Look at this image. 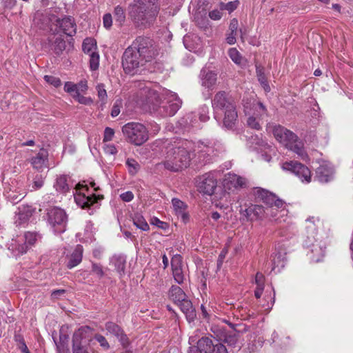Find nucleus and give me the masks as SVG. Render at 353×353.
<instances>
[{
	"instance_id": "nucleus-15",
	"label": "nucleus",
	"mask_w": 353,
	"mask_h": 353,
	"mask_svg": "<svg viewBox=\"0 0 353 353\" xmlns=\"http://www.w3.org/2000/svg\"><path fill=\"white\" fill-rule=\"evenodd\" d=\"M248 180L234 173H228L223 179L225 190L235 192L247 187Z\"/></svg>"
},
{
	"instance_id": "nucleus-17",
	"label": "nucleus",
	"mask_w": 353,
	"mask_h": 353,
	"mask_svg": "<svg viewBox=\"0 0 353 353\" xmlns=\"http://www.w3.org/2000/svg\"><path fill=\"white\" fill-rule=\"evenodd\" d=\"M217 186V181L212 173H205L201 176L198 181V188L200 192L208 195L214 193Z\"/></svg>"
},
{
	"instance_id": "nucleus-20",
	"label": "nucleus",
	"mask_w": 353,
	"mask_h": 353,
	"mask_svg": "<svg viewBox=\"0 0 353 353\" xmlns=\"http://www.w3.org/2000/svg\"><path fill=\"white\" fill-rule=\"evenodd\" d=\"M273 134L277 141L286 145L296 142L298 139L294 133L281 125L274 127Z\"/></svg>"
},
{
	"instance_id": "nucleus-12",
	"label": "nucleus",
	"mask_w": 353,
	"mask_h": 353,
	"mask_svg": "<svg viewBox=\"0 0 353 353\" xmlns=\"http://www.w3.org/2000/svg\"><path fill=\"white\" fill-rule=\"evenodd\" d=\"M211 330L214 335L219 338L223 343H227L230 347H237L240 349L241 346L239 342V335L235 332H228L224 327L218 325H212Z\"/></svg>"
},
{
	"instance_id": "nucleus-43",
	"label": "nucleus",
	"mask_w": 353,
	"mask_h": 353,
	"mask_svg": "<svg viewBox=\"0 0 353 353\" xmlns=\"http://www.w3.org/2000/svg\"><path fill=\"white\" fill-rule=\"evenodd\" d=\"M126 165L128 168L129 172L132 175L135 174L140 168V165L138 162L133 159H128L126 161Z\"/></svg>"
},
{
	"instance_id": "nucleus-22",
	"label": "nucleus",
	"mask_w": 353,
	"mask_h": 353,
	"mask_svg": "<svg viewBox=\"0 0 353 353\" xmlns=\"http://www.w3.org/2000/svg\"><path fill=\"white\" fill-rule=\"evenodd\" d=\"M105 327L110 334L115 336L119 339L123 347H126L129 345V339L120 326L110 321L105 323Z\"/></svg>"
},
{
	"instance_id": "nucleus-59",
	"label": "nucleus",
	"mask_w": 353,
	"mask_h": 353,
	"mask_svg": "<svg viewBox=\"0 0 353 353\" xmlns=\"http://www.w3.org/2000/svg\"><path fill=\"white\" fill-rule=\"evenodd\" d=\"M74 99L77 100L79 103L83 105H90L92 103V100L91 98L83 97L81 94H76Z\"/></svg>"
},
{
	"instance_id": "nucleus-32",
	"label": "nucleus",
	"mask_w": 353,
	"mask_h": 353,
	"mask_svg": "<svg viewBox=\"0 0 353 353\" xmlns=\"http://www.w3.org/2000/svg\"><path fill=\"white\" fill-rule=\"evenodd\" d=\"M201 149L198 151L199 163L201 164H205L211 161V155L213 153V149L208 146L203 145L199 147Z\"/></svg>"
},
{
	"instance_id": "nucleus-24",
	"label": "nucleus",
	"mask_w": 353,
	"mask_h": 353,
	"mask_svg": "<svg viewBox=\"0 0 353 353\" xmlns=\"http://www.w3.org/2000/svg\"><path fill=\"white\" fill-rule=\"evenodd\" d=\"M55 16L50 17L48 14L42 12L37 11L34 15V24L42 30L50 29L51 26H54Z\"/></svg>"
},
{
	"instance_id": "nucleus-58",
	"label": "nucleus",
	"mask_w": 353,
	"mask_h": 353,
	"mask_svg": "<svg viewBox=\"0 0 353 353\" xmlns=\"http://www.w3.org/2000/svg\"><path fill=\"white\" fill-rule=\"evenodd\" d=\"M114 134V130L109 127H106L104 130V134H103V142H108L112 140Z\"/></svg>"
},
{
	"instance_id": "nucleus-44",
	"label": "nucleus",
	"mask_w": 353,
	"mask_h": 353,
	"mask_svg": "<svg viewBox=\"0 0 353 353\" xmlns=\"http://www.w3.org/2000/svg\"><path fill=\"white\" fill-rule=\"evenodd\" d=\"M236 309V313H233L234 316H237V319H239V316H240L242 320H245L248 319V317H250L252 315L249 314L248 312L249 310L245 307L244 308L242 305H239Z\"/></svg>"
},
{
	"instance_id": "nucleus-8",
	"label": "nucleus",
	"mask_w": 353,
	"mask_h": 353,
	"mask_svg": "<svg viewBox=\"0 0 353 353\" xmlns=\"http://www.w3.org/2000/svg\"><path fill=\"white\" fill-rule=\"evenodd\" d=\"M146 62L151 61L158 55L154 41L150 38L138 37L130 46Z\"/></svg>"
},
{
	"instance_id": "nucleus-18",
	"label": "nucleus",
	"mask_w": 353,
	"mask_h": 353,
	"mask_svg": "<svg viewBox=\"0 0 353 353\" xmlns=\"http://www.w3.org/2000/svg\"><path fill=\"white\" fill-rule=\"evenodd\" d=\"M39 237V235L36 232H26L21 239V241H24L23 243H20L19 241H15L11 243L10 248L11 247L12 250L17 251L18 254H23L27 252L28 245H34Z\"/></svg>"
},
{
	"instance_id": "nucleus-13",
	"label": "nucleus",
	"mask_w": 353,
	"mask_h": 353,
	"mask_svg": "<svg viewBox=\"0 0 353 353\" xmlns=\"http://www.w3.org/2000/svg\"><path fill=\"white\" fill-rule=\"evenodd\" d=\"M200 346L204 353H228L226 346L216 336L201 338Z\"/></svg>"
},
{
	"instance_id": "nucleus-16",
	"label": "nucleus",
	"mask_w": 353,
	"mask_h": 353,
	"mask_svg": "<svg viewBox=\"0 0 353 353\" xmlns=\"http://www.w3.org/2000/svg\"><path fill=\"white\" fill-rule=\"evenodd\" d=\"M270 208H264L260 205H252L241 211L242 217L248 221L262 219L269 215Z\"/></svg>"
},
{
	"instance_id": "nucleus-19",
	"label": "nucleus",
	"mask_w": 353,
	"mask_h": 353,
	"mask_svg": "<svg viewBox=\"0 0 353 353\" xmlns=\"http://www.w3.org/2000/svg\"><path fill=\"white\" fill-rule=\"evenodd\" d=\"M256 195L258 198L261 199L265 204L268 205L267 208L270 209V210L269 211V214L272 213V208L274 206L276 207L277 208H281L283 207V201L281 199L276 198L275 194H272V192L266 190H257Z\"/></svg>"
},
{
	"instance_id": "nucleus-29",
	"label": "nucleus",
	"mask_w": 353,
	"mask_h": 353,
	"mask_svg": "<svg viewBox=\"0 0 353 353\" xmlns=\"http://www.w3.org/2000/svg\"><path fill=\"white\" fill-rule=\"evenodd\" d=\"M58 353H71L68 345L69 336L60 330L59 339L57 341L53 338Z\"/></svg>"
},
{
	"instance_id": "nucleus-41",
	"label": "nucleus",
	"mask_w": 353,
	"mask_h": 353,
	"mask_svg": "<svg viewBox=\"0 0 353 353\" xmlns=\"http://www.w3.org/2000/svg\"><path fill=\"white\" fill-rule=\"evenodd\" d=\"M46 175L42 173H37L33 179V183L32 188L34 190L40 189L44 183Z\"/></svg>"
},
{
	"instance_id": "nucleus-63",
	"label": "nucleus",
	"mask_w": 353,
	"mask_h": 353,
	"mask_svg": "<svg viewBox=\"0 0 353 353\" xmlns=\"http://www.w3.org/2000/svg\"><path fill=\"white\" fill-rule=\"evenodd\" d=\"M255 110L258 112L260 117L267 114V109L261 102H258L256 103Z\"/></svg>"
},
{
	"instance_id": "nucleus-11",
	"label": "nucleus",
	"mask_w": 353,
	"mask_h": 353,
	"mask_svg": "<svg viewBox=\"0 0 353 353\" xmlns=\"http://www.w3.org/2000/svg\"><path fill=\"white\" fill-rule=\"evenodd\" d=\"M54 26H50V32L52 34H59L61 32L69 37H72L76 33L77 26L71 17H65L63 19L54 17Z\"/></svg>"
},
{
	"instance_id": "nucleus-51",
	"label": "nucleus",
	"mask_w": 353,
	"mask_h": 353,
	"mask_svg": "<svg viewBox=\"0 0 353 353\" xmlns=\"http://www.w3.org/2000/svg\"><path fill=\"white\" fill-rule=\"evenodd\" d=\"M93 339H95L104 350L109 349L110 345L106 339L103 336L94 333Z\"/></svg>"
},
{
	"instance_id": "nucleus-10",
	"label": "nucleus",
	"mask_w": 353,
	"mask_h": 353,
	"mask_svg": "<svg viewBox=\"0 0 353 353\" xmlns=\"http://www.w3.org/2000/svg\"><path fill=\"white\" fill-rule=\"evenodd\" d=\"M282 168L294 174L303 183H309L312 181L310 170L301 163L296 161H285L282 164Z\"/></svg>"
},
{
	"instance_id": "nucleus-45",
	"label": "nucleus",
	"mask_w": 353,
	"mask_h": 353,
	"mask_svg": "<svg viewBox=\"0 0 353 353\" xmlns=\"http://www.w3.org/2000/svg\"><path fill=\"white\" fill-rule=\"evenodd\" d=\"M91 273L96 274L99 279H101L105 275L103 266L95 262H92Z\"/></svg>"
},
{
	"instance_id": "nucleus-5",
	"label": "nucleus",
	"mask_w": 353,
	"mask_h": 353,
	"mask_svg": "<svg viewBox=\"0 0 353 353\" xmlns=\"http://www.w3.org/2000/svg\"><path fill=\"white\" fill-rule=\"evenodd\" d=\"M94 330L89 326H81L72 336V353H94L90 343L93 340Z\"/></svg>"
},
{
	"instance_id": "nucleus-3",
	"label": "nucleus",
	"mask_w": 353,
	"mask_h": 353,
	"mask_svg": "<svg viewBox=\"0 0 353 353\" xmlns=\"http://www.w3.org/2000/svg\"><path fill=\"white\" fill-rule=\"evenodd\" d=\"M147 101L154 111L161 117H172L179 110L181 101L176 94L170 93L161 100L155 91H149Z\"/></svg>"
},
{
	"instance_id": "nucleus-26",
	"label": "nucleus",
	"mask_w": 353,
	"mask_h": 353,
	"mask_svg": "<svg viewBox=\"0 0 353 353\" xmlns=\"http://www.w3.org/2000/svg\"><path fill=\"white\" fill-rule=\"evenodd\" d=\"M178 306L180 307L181 312L185 315L186 319L188 322L194 321L196 314L195 309L194 308L192 302L186 297L182 303H179Z\"/></svg>"
},
{
	"instance_id": "nucleus-60",
	"label": "nucleus",
	"mask_w": 353,
	"mask_h": 353,
	"mask_svg": "<svg viewBox=\"0 0 353 353\" xmlns=\"http://www.w3.org/2000/svg\"><path fill=\"white\" fill-rule=\"evenodd\" d=\"M76 86L77 94H81V92L85 93L88 90L87 81L81 80L77 84H76Z\"/></svg>"
},
{
	"instance_id": "nucleus-46",
	"label": "nucleus",
	"mask_w": 353,
	"mask_h": 353,
	"mask_svg": "<svg viewBox=\"0 0 353 353\" xmlns=\"http://www.w3.org/2000/svg\"><path fill=\"white\" fill-rule=\"evenodd\" d=\"M229 326L236 334L243 333L248 330V326L243 323H229Z\"/></svg>"
},
{
	"instance_id": "nucleus-49",
	"label": "nucleus",
	"mask_w": 353,
	"mask_h": 353,
	"mask_svg": "<svg viewBox=\"0 0 353 353\" xmlns=\"http://www.w3.org/2000/svg\"><path fill=\"white\" fill-rule=\"evenodd\" d=\"M64 90L70 93L73 98L77 94L76 84L70 81L65 83Z\"/></svg>"
},
{
	"instance_id": "nucleus-36",
	"label": "nucleus",
	"mask_w": 353,
	"mask_h": 353,
	"mask_svg": "<svg viewBox=\"0 0 353 353\" xmlns=\"http://www.w3.org/2000/svg\"><path fill=\"white\" fill-rule=\"evenodd\" d=\"M114 17L115 23L118 26L121 27L125 21V14L124 10L120 6L115 7L114 10Z\"/></svg>"
},
{
	"instance_id": "nucleus-23",
	"label": "nucleus",
	"mask_w": 353,
	"mask_h": 353,
	"mask_svg": "<svg viewBox=\"0 0 353 353\" xmlns=\"http://www.w3.org/2000/svg\"><path fill=\"white\" fill-rule=\"evenodd\" d=\"M171 267L174 281L179 284H182L184 275L182 270V257L180 254H175L172 258Z\"/></svg>"
},
{
	"instance_id": "nucleus-52",
	"label": "nucleus",
	"mask_w": 353,
	"mask_h": 353,
	"mask_svg": "<svg viewBox=\"0 0 353 353\" xmlns=\"http://www.w3.org/2000/svg\"><path fill=\"white\" fill-rule=\"evenodd\" d=\"M96 88L97 90V95H98L99 99L102 102H103V103L105 102L106 99H107V93H106V90L104 88V85L99 84V85H97Z\"/></svg>"
},
{
	"instance_id": "nucleus-50",
	"label": "nucleus",
	"mask_w": 353,
	"mask_h": 353,
	"mask_svg": "<svg viewBox=\"0 0 353 353\" xmlns=\"http://www.w3.org/2000/svg\"><path fill=\"white\" fill-rule=\"evenodd\" d=\"M172 202V205H173L174 209L176 210L177 214L181 213L185 210L186 205L181 200H179L178 199H173Z\"/></svg>"
},
{
	"instance_id": "nucleus-14",
	"label": "nucleus",
	"mask_w": 353,
	"mask_h": 353,
	"mask_svg": "<svg viewBox=\"0 0 353 353\" xmlns=\"http://www.w3.org/2000/svg\"><path fill=\"white\" fill-rule=\"evenodd\" d=\"M335 169L328 161H321L315 170V179L321 183H328L334 178Z\"/></svg>"
},
{
	"instance_id": "nucleus-57",
	"label": "nucleus",
	"mask_w": 353,
	"mask_h": 353,
	"mask_svg": "<svg viewBox=\"0 0 353 353\" xmlns=\"http://www.w3.org/2000/svg\"><path fill=\"white\" fill-rule=\"evenodd\" d=\"M24 197L23 194H17L14 192H8V198L13 203H17Z\"/></svg>"
},
{
	"instance_id": "nucleus-34",
	"label": "nucleus",
	"mask_w": 353,
	"mask_h": 353,
	"mask_svg": "<svg viewBox=\"0 0 353 353\" xmlns=\"http://www.w3.org/2000/svg\"><path fill=\"white\" fill-rule=\"evenodd\" d=\"M48 152L43 149L41 150L32 159L31 163L32 166L37 169H41L47 161Z\"/></svg>"
},
{
	"instance_id": "nucleus-25",
	"label": "nucleus",
	"mask_w": 353,
	"mask_h": 353,
	"mask_svg": "<svg viewBox=\"0 0 353 353\" xmlns=\"http://www.w3.org/2000/svg\"><path fill=\"white\" fill-rule=\"evenodd\" d=\"M200 78L203 86L212 88L216 82V73L206 68H203L200 72Z\"/></svg>"
},
{
	"instance_id": "nucleus-6",
	"label": "nucleus",
	"mask_w": 353,
	"mask_h": 353,
	"mask_svg": "<svg viewBox=\"0 0 353 353\" xmlns=\"http://www.w3.org/2000/svg\"><path fill=\"white\" fill-rule=\"evenodd\" d=\"M146 61L130 46L125 49L122 58V65L125 73L134 75L144 70Z\"/></svg>"
},
{
	"instance_id": "nucleus-2",
	"label": "nucleus",
	"mask_w": 353,
	"mask_h": 353,
	"mask_svg": "<svg viewBox=\"0 0 353 353\" xmlns=\"http://www.w3.org/2000/svg\"><path fill=\"white\" fill-rule=\"evenodd\" d=\"M165 150L164 160L161 164L166 170L176 172L189 166L192 158L186 148L179 144H168Z\"/></svg>"
},
{
	"instance_id": "nucleus-33",
	"label": "nucleus",
	"mask_w": 353,
	"mask_h": 353,
	"mask_svg": "<svg viewBox=\"0 0 353 353\" xmlns=\"http://www.w3.org/2000/svg\"><path fill=\"white\" fill-rule=\"evenodd\" d=\"M70 177L67 175H61L57 178L54 187L57 191L65 193L69 191L72 185L70 184Z\"/></svg>"
},
{
	"instance_id": "nucleus-40",
	"label": "nucleus",
	"mask_w": 353,
	"mask_h": 353,
	"mask_svg": "<svg viewBox=\"0 0 353 353\" xmlns=\"http://www.w3.org/2000/svg\"><path fill=\"white\" fill-rule=\"evenodd\" d=\"M33 212L30 207L24 208L23 210L19 209V219L20 223L26 222L32 216Z\"/></svg>"
},
{
	"instance_id": "nucleus-42",
	"label": "nucleus",
	"mask_w": 353,
	"mask_h": 353,
	"mask_svg": "<svg viewBox=\"0 0 353 353\" xmlns=\"http://www.w3.org/2000/svg\"><path fill=\"white\" fill-rule=\"evenodd\" d=\"M99 65V54L97 52L90 54V67L92 70L98 69Z\"/></svg>"
},
{
	"instance_id": "nucleus-55",
	"label": "nucleus",
	"mask_w": 353,
	"mask_h": 353,
	"mask_svg": "<svg viewBox=\"0 0 353 353\" xmlns=\"http://www.w3.org/2000/svg\"><path fill=\"white\" fill-rule=\"evenodd\" d=\"M247 123H248V126L252 129H255V130L261 129V124L259 123V119H257L254 117H250L248 119Z\"/></svg>"
},
{
	"instance_id": "nucleus-62",
	"label": "nucleus",
	"mask_w": 353,
	"mask_h": 353,
	"mask_svg": "<svg viewBox=\"0 0 353 353\" xmlns=\"http://www.w3.org/2000/svg\"><path fill=\"white\" fill-rule=\"evenodd\" d=\"M238 4L239 1H230L226 4H223L222 9L227 10L228 11H229V12H231L237 8Z\"/></svg>"
},
{
	"instance_id": "nucleus-37",
	"label": "nucleus",
	"mask_w": 353,
	"mask_h": 353,
	"mask_svg": "<svg viewBox=\"0 0 353 353\" xmlns=\"http://www.w3.org/2000/svg\"><path fill=\"white\" fill-rule=\"evenodd\" d=\"M97 48V43L94 39L92 38H86L84 39L82 44V49L85 53L91 54L92 52H95Z\"/></svg>"
},
{
	"instance_id": "nucleus-28",
	"label": "nucleus",
	"mask_w": 353,
	"mask_h": 353,
	"mask_svg": "<svg viewBox=\"0 0 353 353\" xmlns=\"http://www.w3.org/2000/svg\"><path fill=\"white\" fill-rule=\"evenodd\" d=\"M83 246L81 245H77L70 255L68 262L67 263L66 266L68 268L72 269L81 262L83 258Z\"/></svg>"
},
{
	"instance_id": "nucleus-39",
	"label": "nucleus",
	"mask_w": 353,
	"mask_h": 353,
	"mask_svg": "<svg viewBox=\"0 0 353 353\" xmlns=\"http://www.w3.org/2000/svg\"><path fill=\"white\" fill-rule=\"evenodd\" d=\"M112 262L114 264L117 271L120 274H124L125 259L121 256H114L113 259H112Z\"/></svg>"
},
{
	"instance_id": "nucleus-54",
	"label": "nucleus",
	"mask_w": 353,
	"mask_h": 353,
	"mask_svg": "<svg viewBox=\"0 0 353 353\" xmlns=\"http://www.w3.org/2000/svg\"><path fill=\"white\" fill-rule=\"evenodd\" d=\"M44 79L47 83L54 85L56 88L60 86L61 84V80L59 79V78L54 77V76L45 75Z\"/></svg>"
},
{
	"instance_id": "nucleus-64",
	"label": "nucleus",
	"mask_w": 353,
	"mask_h": 353,
	"mask_svg": "<svg viewBox=\"0 0 353 353\" xmlns=\"http://www.w3.org/2000/svg\"><path fill=\"white\" fill-rule=\"evenodd\" d=\"M200 343L201 339L198 340L196 345L190 347L188 353H204L203 348L200 346Z\"/></svg>"
},
{
	"instance_id": "nucleus-48",
	"label": "nucleus",
	"mask_w": 353,
	"mask_h": 353,
	"mask_svg": "<svg viewBox=\"0 0 353 353\" xmlns=\"http://www.w3.org/2000/svg\"><path fill=\"white\" fill-rule=\"evenodd\" d=\"M230 59L236 64H240L242 57L239 52L236 48H231L228 52Z\"/></svg>"
},
{
	"instance_id": "nucleus-30",
	"label": "nucleus",
	"mask_w": 353,
	"mask_h": 353,
	"mask_svg": "<svg viewBox=\"0 0 353 353\" xmlns=\"http://www.w3.org/2000/svg\"><path fill=\"white\" fill-rule=\"evenodd\" d=\"M247 141L250 147L254 150H263L269 146L268 143L263 139L261 134L249 137Z\"/></svg>"
},
{
	"instance_id": "nucleus-47",
	"label": "nucleus",
	"mask_w": 353,
	"mask_h": 353,
	"mask_svg": "<svg viewBox=\"0 0 353 353\" xmlns=\"http://www.w3.org/2000/svg\"><path fill=\"white\" fill-rule=\"evenodd\" d=\"M294 145L292 146V150L296 153L303 160H305L307 158V155L301 145V143H294Z\"/></svg>"
},
{
	"instance_id": "nucleus-1",
	"label": "nucleus",
	"mask_w": 353,
	"mask_h": 353,
	"mask_svg": "<svg viewBox=\"0 0 353 353\" xmlns=\"http://www.w3.org/2000/svg\"><path fill=\"white\" fill-rule=\"evenodd\" d=\"M157 0H134L128 7V16L134 26L146 28L153 24L159 13Z\"/></svg>"
},
{
	"instance_id": "nucleus-53",
	"label": "nucleus",
	"mask_w": 353,
	"mask_h": 353,
	"mask_svg": "<svg viewBox=\"0 0 353 353\" xmlns=\"http://www.w3.org/2000/svg\"><path fill=\"white\" fill-rule=\"evenodd\" d=\"M88 186H90L91 188H92L94 189V191H95V192H97L98 190H100L99 187L97 186L96 183L93 181H89L88 184L86 183L85 185H83V183H79L78 184L76 185V189H77V190H80L83 188H85L86 190L88 191Z\"/></svg>"
},
{
	"instance_id": "nucleus-4",
	"label": "nucleus",
	"mask_w": 353,
	"mask_h": 353,
	"mask_svg": "<svg viewBox=\"0 0 353 353\" xmlns=\"http://www.w3.org/2000/svg\"><path fill=\"white\" fill-rule=\"evenodd\" d=\"M212 105L215 111L221 110L223 112V125L232 129L235 125L238 115L236 106L228 94L225 91L218 92L212 100Z\"/></svg>"
},
{
	"instance_id": "nucleus-9",
	"label": "nucleus",
	"mask_w": 353,
	"mask_h": 353,
	"mask_svg": "<svg viewBox=\"0 0 353 353\" xmlns=\"http://www.w3.org/2000/svg\"><path fill=\"white\" fill-rule=\"evenodd\" d=\"M47 220L56 233L65 231L68 217L65 212L57 207L48 209Z\"/></svg>"
},
{
	"instance_id": "nucleus-27",
	"label": "nucleus",
	"mask_w": 353,
	"mask_h": 353,
	"mask_svg": "<svg viewBox=\"0 0 353 353\" xmlns=\"http://www.w3.org/2000/svg\"><path fill=\"white\" fill-rule=\"evenodd\" d=\"M168 297L174 304L178 305L188 296L179 286L172 285L168 291Z\"/></svg>"
},
{
	"instance_id": "nucleus-7",
	"label": "nucleus",
	"mask_w": 353,
	"mask_h": 353,
	"mask_svg": "<svg viewBox=\"0 0 353 353\" xmlns=\"http://www.w3.org/2000/svg\"><path fill=\"white\" fill-rule=\"evenodd\" d=\"M122 132L128 142L136 145H141L148 139V131L140 123H126L122 127Z\"/></svg>"
},
{
	"instance_id": "nucleus-35",
	"label": "nucleus",
	"mask_w": 353,
	"mask_h": 353,
	"mask_svg": "<svg viewBox=\"0 0 353 353\" xmlns=\"http://www.w3.org/2000/svg\"><path fill=\"white\" fill-rule=\"evenodd\" d=\"M133 223L137 228L141 229L143 231H148L150 229L149 225L146 222L144 217L139 213L134 214L133 218Z\"/></svg>"
},
{
	"instance_id": "nucleus-56",
	"label": "nucleus",
	"mask_w": 353,
	"mask_h": 353,
	"mask_svg": "<svg viewBox=\"0 0 353 353\" xmlns=\"http://www.w3.org/2000/svg\"><path fill=\"white\" fill-rule=\"evenodd\" d=\"M208 114V107L205 105L201 106L199 110V119L202 122H205L209 119Z\"/></svg>"
},
{
	"instance_id": "nucleus-21",
	"label": "nucleus",
	"mask_w": 353,
	"mask_h": 353,
	"mask_svg": "<svg viewBox=\"0 0 353 353\" xmlns=\"http://www.w3.org/2000/svg\"><path fill=\"white\" fill-rule=\"evenodd\" d=\"M103 199V196L101 194H92L86 196L84 193H79L74 196V200L77 204L83 209H90L92 206H94L98 203L99 200Z\"/></svg>"
},
{
	"instance_id": "nucleus-31",
	"label": "nucleus",
	"mask_w": 353,
	"mask_h": 353,
	"mask_svg": "<svg viewBox=\"0 0 353 353\" xmlns=\"http://www.w3.org/2000/svg\"><path fill=\"white\" fill-rule=\"evenodd\" d=\"M52 43V50L56 54H60L65 49L66 45L62 35L53 34V37L50 39Z\"/></svg>"
},
{
	"instance_id": "nucleus-61",
	"label": "nucleus",
	"mask_w": 353,
	"mask_h": 353,
	"mask_svg": "<svg viewBox=\"0 0 353 353\" xmlns=\"http://www.w3.org/2000/svg\"><path fill=\"white\" fill-rule=\"evenodd\" d=\"M103 26L106 29H110L112 25V17L109 13L104 14L103 17Z\"/></svg>"
},
{
	"instance_id": "nucleus-38",
	"label": "nucleus",
	"mask_w": 353,
	"mask_h": 353,
	"mask_svg": "<svg viewBox=\"0 0 353 353\" xmlns=\"http://www.w3.org/2000/svg\"><path fill=\"white\" fill-rule=\"evenodd\" d=\"M311 251L313 254V259L318 262L325 256V248L319 245H313Z\"/></svg>"
}]
</instances>
